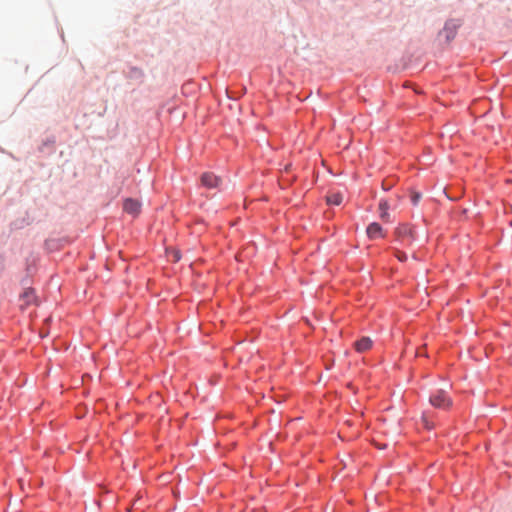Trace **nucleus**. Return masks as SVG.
<instances>
[{
  "instance_id": "9b49d317",
  "label": "nucleus",
  "mask_w": 512,
  "mask_h": 512,
  "mask_svg": "<svg viewBox=\"0 0 512 512\" xmlns=\"http://www.w3.org/2000/svg\"><path fill=\"white\" fill-rule=\"evenodd\" d=\"M394 255L401 262L407 260V255L404 252H402V251H400L398 249L395 250Z\"/></svg>"
},
{
  "instance_id": "9d476101",
  "label": "nucleus",
  "mask_w": 512,
  "mask_h": 512,
  "mask_svg": "<svg viewBox=\"0 0 512 512\" xmlns=\"http://www.w3.org/2000/svg\"><path fill=\"white\" fill-rule=\"evenodd\" d=\"M456 28H457V25L454 23V21H449L446 23L444 31L447 32L446 37L448 39L452 38L454 36V32H455Z\"/></svg>"
},
{
  "instance_id": "423d86ee",
  "label": "nucleus",
  "mask_w": 512,
  "mask_h": 512,
  "mask_svg": "<svg viewBox=\"0 0 512 512\" xmlns=\"http://www.w3.org/2000/svg\"><path fill=\"white\" fill-rule=\"evenodd\" d=\"M372 347V340L369 337H362L354 343V348L357 352L363 353Z\"/></svg>"
},
{
  "instance_id": "4468645a",
  "label": "nucleus",
  "mask_w": 512,
  "mask_h": 512,
  "mask_svg": "<svg viewBox=\"0 0 512 512\" xmlns=\"http://www.w3.org/2000/svg\"><path fill=\"white\" fill-rule=\"evenodd\" d=\"M423 422H424L425 427L427 429H431L432 428V425L427 421V419L425 417H423Z\"/></svg>"
},
{
  "instance_id": "20e7f679",
  "label": "nucleus",
  "mask_w": 512,
  "mask_h": 512,
  "mask_svg": "<svg viewBox=\"0 0 512 512\" xmlns=\"http://www.w3.org/2000/svg\"><path fill=\"white\" fill-rule=\"evenodd\" d=\"M366 233H367L368 238L371 240L384 237V233H383V229H382L381 225L376 222L371 223L367 227Z\"/></svg>"
},
{
  "instance_id": "f03ea898",
  "label": "nucleus",
  "mask_w": 512,
  "mask_h": 512,
  "mask_svg": "<svg viewBox=\"0 0 512 512\" xmlns=\"http://www.w3.org/2000/svg\"><path fill=\"white\" fill-rule=\"evenodd\" d=\"M396 235L399 240H407L409 243L415 239L414 230L408 224H402L399 227H397Z\"/></svg>"
},
{
  "instance_id": "6e6552de",
  "label": "nucleus",
  "mask_w": 512,
  "mask_h": 512,
  "mask_svg": "<svg viewBox=\"0 0 512 512\" xmlns=\"http://www.w3.org/2000/svg\"><path fill=\"white\" fill-rule=\"evenodd\" d=\"M21 299L23 300L24 304L25 305H30L32 304L36 297H35V293H34V290L33 289H26L22 295H21Z\"/></svg>"
},
{
  "instance_id": "7ed1b4c3",
  "label": "nucleus",
  "mask_w": 512,
  "mask_h": 512,
  "mask_svg": "<svg viewBox=\"0 0 512 512\" xmlns=\"http://www.w3.org/2000/svg\"><path fill=\"white\" fill-rule=\"evenodd\" d=\"M123 209L126 213L137 216L141 211V204L137 200L128 198L124 201Z\"/></svg>"
},
{
  "instance_id": "f257e3e1",
  "label": "nucleus",
  "mask_w": 512,
  "mask_h": 512,
  "mask_svg": "<svg viewBox=\"0 0 512 512\" xmlns=\"http://www.w3.org/2000/svg\"><path fill=\"white\" fill-rule=\"evenodd\" d=\"M430 403L432 406L440 409H447L452 405L451 399L443 390L437 391L430 397Z\"/></svg>"
},
{
  "instance_id": "39448f33",
  "label": "nucleus",
  "mask_w": 512,
  "mask_h": 512,
  "mask_svg": "<svg viewBox=\"0 0 512 512\" xmlns=\"http://www.w3.org/2000/svg\"><path fill=\"white\" fill-rule=\"evenodd\" d=\"M201 182L205 187L215 188L219 185L220 178L213 173L206 172L201 176Z\"/></svg>"
},
{
  "instance_id": "0eeeda50",
  "label": "nucleus",
  "mask_w": 512,
  "mask_h": 512,
  "mask_svg": "<svg viewBox=\"0 0 512 512\" xmlns=\"http://www.w3.org/2000/svg\"><path fill=\"white\" fill-rule=\"evenodd\" d=\"M389 203L386 200L379 202L380 218L386 222H389Z\"/></svg>"
},
{
  "instance_id": "ddd939ff",
  "label": "nucleus",
  "mask_w": 512,
  "mask_h": 512,
  "mask_svg": "<svg viewBox=\"0 0 512 512\" xmlns=\"http://www.w3.org/2000/svg\"><path fill=\"white\" fill-rule=\"evenodd\" d=\"M174 261L180 260V253L178 251L173 252Z\"/></svg>"
},
{
  "instance_id": "f8f14e48",
  "label": "nucleus",
  "mask_w": 512,
  "mask_h": 512,
  "mask_svg": "<svg viewBox=\"0 0 512 512\" xmlns=\"http://www.w3.org/2000/svg\"><path fill=\"white\" fill-rule=\"evenodd\" d=\"M419 199H420V194L419 193H413L412 194V202H413V204H417Z\"/></svg>"
},
{
  "instance_id": "1a4fd4ad",
  "label": "nucleus",
  "mask_w": 512,
  "mask_h": 512,
  "mask_svg": "<svg viewBox=\"0 0 512 512\" xmlns=\"http://www.w3.org/2000/svg\"><path fill=\"white\" fill-rule=\"evenodd\" d=\"M343 201V195L341 193H331L327 196V203L330 205H340Z\"/></svg>"
}]
</instances>
